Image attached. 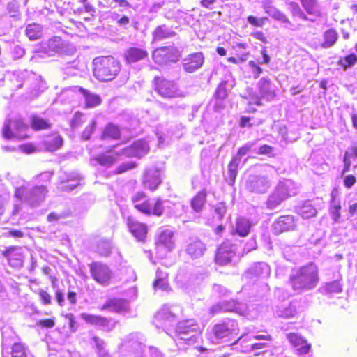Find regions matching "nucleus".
I'll list each match as a JSON object with an SVG mask.
<instances>
[{
	"instance_id": "a19ab883",
	"label": "nucleus",
	"mask_w": 357,
	"mask_h": 357,
	"mask_svg": "<svg viewBox=\"0 0 357 357\" xmlns=\"http://www.w3.org/2000/svg\"><path fill=\"white\" fill-rule=\"evenodd\" d=\"M85 98V104L87 107L92 108L99 105L101 102L100 97L94 93H91L86 89H79Z\"/></svg>"
},
{
	"instance_id": "4468645a",
	"label": "nucleus",
	"mask_w": 357,
	"mask_h": 357,
	"mask_svg": "<svg viewBox=\"0 0 357 357\" xmlns=\"http://www.w3.org/2000/svg\"><path fill=\"white\" fill-rule=\"evenodd\" d=\"M204 56L202 52H195L183 59L182 66L187 73H193L199 69L204 63Z\"/></svg>"
},
{
	"instance_id": "3c124183",
	"label": "nucleus",
	"mask_w": 357,
	"mask_h": 357,
	"mask_svg": "<svg viewBox=\"0 0 357 357\" xmlns=\"http://www.w3.org/2000/svg\"><path fill=\"white\" fill-rule=\"evenodd\" d=\"M239 165H237L234 162L230 161L228 165V183L230 185H233L235 183V180L238 174V168Z\"/></svg>"
},
{
	"instance_id": "2f4dec72",
	"label": "nucleus",
	"mask_w": 357,
	"mask_h": 357,
	"mask_svg": "<svg viewBox=\"0 0 357 357\" xmlns=\"http://www.w3.org/2000/svg\"><path fill=\"white\" fill-rule=\"evenodd\" d=\"M300 1L308 15L314 17H321L322 12L317 0H300Z\"/></svg>"
},
{
	"instance_id": "f8f14e48",
	"label": "nucleus",
	"mask_w": 357,
	"mask_h": 357,
	"mask_svg": "<svg viewBox=\"0 0 357 357\" xmlns=\"http://www.w3.org/2000/svg\"><path fill=\"white\" fill-rule=\"evenodd\" d=\"M81 317L86 323L100 327L102 330L110 331L115 327V321L101 316L82 313Z\"/></svg>"
},
{
	"instance_id": "20e7f679",
	"label": "nucleus",
	"mask_w": 357,
	"mask_h": 357,
	"mask_svg": "<svg viewBox=\"0 0 357 357\" xmlns=\"http://www.w3.org/2000/svg\"><path fill=\"white\" fill-rule=\"evenodd\" d=\"M47 192L46 187L43 185L30 189L20 187L16 189L15 196L30 206H37L44 201Z\"/></svg>"
},
{
	"instance_id": "4c0bfd02",
	"label": "nucleus",
	"mask_w": 357,
	"mask_h": 357,
	"mask_svg": "<svg viewBox=\"0 0 357 357\" xmlns=\"http://www.w3.org/2000/svg\"><path fill=\"white\" fill-rule=\"evenodd\" d=\"M43 145L45 150L53 152L61 147L63 139L59 135L49 137L44 140Z\"/></svg>"
},
{
	"instance_id": "5701e85b",
	"label": "nucleus",
	"mask_w": 357,
	"mask_h": 357,
	"mask_svg": "<svg viewBox=\"0 0 357 357\" xmlns=\"http://www.w3.org/2000/svg\"><path fill=\"white\" fill-rule=\"evenodd\" d=\"M8 329H9L8 327H3L1 329V333H2V337H3V350H2L3 357H26V348L21 343H15L12 347L10 354L9 352L6 353L3 342L5 340L6 331Z\"/></svg>"
},
{
	"instance_id": "f704fd0d",
	"label": "nucleus",
	"mask_w": 357,
	"mask_h": 357,
	"mask_svg": "<svg viewBox=\"0 0 357 357\" xmlns=\"http://www.w3.org/2000/svg\"><path fill=\"white\" fill-rule=\"evenodd\" d=\"M275 313L278 317L284 319L294 317L297 313L296 305L291 303L287 305L277 306L275 310Z\"/></svg>"
},
{
	"instance_id": "a18cd8bd",
	"label": "nucleus",
	"mask_w": 357,
	"mask_h": 357,
	"mask_svg": "<svg viewBox=\"0 0 357 357\" xmlns=\"http://www.w3.org/2000/svg\"><path fill=\"white\" fill-rule=\"evenodd\" d=\"M26 35L31 40H36L42 36V26L36 23L30 24L26 26Z\"/></svg>"
},
{
	"instance_id": "72a5a7b5",
	"label": "nucleus",
	"mask_w": 357,
	"mask_h": 357,
	"mask_svg": "<svg viewBox=\"0 0 357 357\" xmlns=\"http://www.w3.org/2000/svg\"><path fill=\"white\" fill-rule=\"evenodd\" d=\"M225 312H234L241 315H247L248 306L246 304L238 303L234 300L224 301Z\"/></svg>"
},
{
	"instance_id": "49530a36",
	"label": "nucleus",
	"mask_w": 357,
	"mask_h": 357,
	"mask_svg": "<svg viewBox=\"0 0 357 357\" xmlns=\"http://www.w3.org/2000/svg\"><path fill=\"white\" fill-rule=\"evenodd\" d=\"M119 137H120L119 128L117 126L114 125L112 123L108 124L105 127V128L103 131V133H102L103 139L111 138V139H118Z\"/></svg>"
},
{
	"instance_id": "4be33fe9",
	"label": "nucleus",
	"mask_w": 357,
	"mask_h": 357,
	"mask_svg": "<svg viewBox=\"0 0 357 357\" xmlns=\"http://www.w3.org/2000/svg\"><path fill=\"white\" fill-rule=\"evenodd\" d=\"M62 41L59 37L53 38L47 42L43 43L38 50V52H44L50 56L56 53L59 54L62 52Z\"/></svg>"
},
{
	"instance_id": "bf43d9fd",
	"label": "nucleus",
	"mask_w": 357,
	"mask_h": 357,
	"mask_svg": "<svg viewBox=\"0 0 357 357\" xmlns=\"http://www.w3.org/2000/svg\"><path fill=\"white\" fill-rule=\"evenodd\" d=\"M163 211L162 202L160 199H158L154 203L153 202L151 213L160 216L163 213Z\"/></svg>"
},
{
	"instance_id": "864d4df0",
	"label": "nucleus",
	"mask_w": 357,
	"mask_h": 357,
	"mask_svg": "<svg viewBox=\"0 0 357 357\" xmlns=\"http://www.w3.org/2000/svg\"><path fill=\"white\" fill-rule=\"evenodd\" d=\"M31 125L35 130L45 129L50 127V124L47 121L36 116L32 117Z\"/></svg>"
},
{
	"instance_id": "423d86ee",
	"label": "nucleus",
	"mask_w": 357,
	"mask_h": 357,
	"mask_svg": "<svg viewBox=\"0 0 357 357\" xmlns=\"http://www.w3.org/2000/svg\"><path fill=\"white\" fill-rule=\"evenodd\" d=\"M28 129L29 126L20 119H8L4 123L2 134L3 137L7 139L13 138L24 139L28 137L26 134Z\"/></svg>"
},
{
	"instance_id": "a878e982",
	"label": "nucleus",
	"mask_w": 357,
	"mask_h": 357,
	"mask_svg": "<svg viewBox=\"0 0 357 357\" xmlns=\"http://www.w3.org/2000/svg\"><path fill=\"white\" fill-rule=\"evenodd\" d=\"M176 35V31L172 26L166 24L158 26L153 32V40L160 41L174 37Z\"/></svg>"
},
{
	"instance_id": "774afa93",
	"label": "nucleus",
	"mask_w": 357,
	"mask_h": 357,
	"mask_svg": "<svg viewBox=\"0 0 357 357\" xmlns=\"http://www.w3.org/2000/svg\"><path fill=\"white\" fill-rule=\"evenodd\" d=\"M144 354H147V357H162V353L153 347H149L147 351H144Z\"/></svg>"
},
{
	"instance_id": "cd10ccee",
	"label": "nucleus",
	"mask_w": 357,
	"mask_h": 357,
	"mask_svg": "<svg viewBox=\"0 0 357 357\" xmlns=\"http://www.w3.org/2000/svg\"><path fill=\"white\" fill-rule=\"evenodd\" d=\"M174 232L169 229H162L159 232L158 237L157 238L156 244L158 247L163 246L167 249L168 251H171L174 248Z\"/></svg>"
},
{
	"instance_id": "c756f323",
	"label": "nucleus",
	"mask_w": 357,
	"mask_h": 357,
	"mask_svg": "<svg viewBox=\"0 0 357 357\" xmlns=\"http://www.w3.org/2000/svg\"><path fill=\"white\" fill-rule=\"evenodd\" d=\"M155 321L162 322L167 326L176 320L175 312L171 307L165 305L155 317Z\"/></svg>"
},
{
	"instance_id": "5fc2aeb1",
	"label": "nucleus",
	"mask_w": 357,
	"mask_h": 357,
	"mask_svg": "<svg viewBox=\"0 0 357 357\" xmlns=\"http://www.w3.org/2000/svg\"><path fill=\"white\" fill-rule=\"evenodd\" d=\"M93 342L98 351L99 357H107L108 354L105 350V342L98 337H93Z\"/></svg>"
},
{
	"instance_id": "6e6552de",
	"label": "nucleus",
	"mask_w": 357,
	"mask_h": 357,
	"mask_svg": "<svg viewBox=\"0 0 357 357\" xmlns=\"http://www.w3.org/2000/svg\"><path fill=\"white\" fill-rule=\"evenodd\" d=\"M181 56V52L174 45L162 46L156 48L152 54L153 61L158 64L176 63Z\"/></svg>"
},
{
	"instance_id": "603ef678",
	"label": "nucleus",
	"mask_w": 357,
	"mask_h": 357,
	"mask_svg": "<svg viewBox=\"0 0 357 357\" xmlns=\"http://www.w3.org/2000/svg\"><path fill=\"white\" fill-rule=\"evenodd\" d=\"M323 290L327 293H340L342 290L341 284L337 281L335 280L328 283H326L323 287Z\"/></svg>"
},
{
	"instance_id": "1a4fd4ad",
	"label": "nucleus",
	"mask_w": 357,
	"mask_h": 357,
	"mask_svg": "<svg viewBox=\"0 0 357 357\" xmlns=\"http://www.w3.org/2000/svg\"><path fill=\"white\" fill-rule=\"evenodd\" d=\"M93 279L102 286H108L112 277V273L108 266L101 262H93L89 265Z\"/></svg>"
},
{
	"instance_id": "ea45409f",
	"label": "nucleus",
	"mask_w": 357,
	"mask_h": 357,
	"mask_svg": "<svg viewBox=\"0 0 357 357\" xmlns=\"http://www.w3.org/2000/svg\"><path fill=\"white\" fill-rule=\"evenodd\" d=\"M206 201V193L202 190L199 192L191 200V207L197 213L202 210Z\"/></svg>"
},
{
	"instance_id": "b1692460",
	"label": "nucleus",
	"mask_w": 357,
	"mask_h": 357,
	"mask_svg": "<svg viewBox=\"0 0 357 357\" xmlns=\"http://www.w3.org/2000/svg\"><path fill=\"white\" fill-rule=\"evenodd\" d=\"M342 208L340 199L337 196V192L333 190L331 194V201L329 205V213L334 222L339 223L340 219V210Z\"/></svg>"
},
{
	"instance_id": "0eeeda50",
	"label": "nucleus",
	"mask_w": 357,
	"mask_h": 357,
	"mask_svg": "<svg viewBox=\"0 0 357 357\" xmlns=\"http://www.w3.org/2000/svg\"><path fill=\"white\" fill-rule=\"evenodd\" d=\"M272 185L271 179L266 175L250 174L245 181V189L254 194H264Z\"/></svg>"
},
{
	"instance_id": "052dcab7",
	"label": "nucleus",
	"mask_w": 357,
	"mask_h": 357,
	"mask_svg": "<svg viewBox=\"0 0 357 357\" xmlns=\"http://www.w3.org/2000/svg\"><path fill=\"white\" fill-rule=\"evenodd\" d=\"M96 127V123L94 121H92V123L90 125L86 126L82 134V139H84V140L89 139L91 134L94 132Z\"/></svg>"
},
{
	"instance_id": "9d476101",
	"label": "nucleus",
	"mask_w": 357,
	"mask_h": 357,
	"mask_svg": "<svg viewBox=\"0 0 357 357\" xmlns=\"http://www.w3.org/2000/svg\"><path fill=\"white\" fill-rule=\"evenodd\" d=\"M237 247L230 241L223 242L218 248L215 255V262L221 266L230 263L236 257Z\"/></svg>"
},
{
	"instance_id": "a211bd4d",
	"label": "nucleus",
	"mask_w": 357,
	"mask_h": 357,
	"mask_svg": "<svg viewBox=\"0 0 357 357\" xmlns=\"http://www.w3.org/2000/svg\"><path fill=\"white\" fill-rule=\"evenodd\" d=\"M127 225L129 231L138 241H144L147 234V227L132 217H128Z\"/></svg>"
},
{
	"instance_id": "4d7b16f0",
	"label": "nucleus",
	"mask_w": 357,
	"mask_h": 357,
	"mask_svg": "<svg viewBox=\"0 0 357 357\" xmlns=\"http://www.w3.org/2000/svg\"><path fill=\"white\" fill-rule=\"evenodd\" d=\"M268 19L266 17H257L253 15H250L248 17L247 20L248 22L252 26L256 27H262L265 22L267 21Z\"/></svg>"
},
{
	"instance_id": "f03ea898",
	"label": "nucleus",
	"mask_w": 357,
	"mask_h": 357,
	"mask_svg": "<svg viewBox=\"0 0 357 357\" xmlns=\"http://www.w3.org/2000/svg\"><path fill=\"white\" fill-rule=\"evenodd\" d=\"M94 77L101 82L113 80L121 70V63L112 56H98L93 61Z\"/></svg>"
},
{
	"instance_id": "bb28decb",
	"label": "nucleus",
	"mask_w": 357,
	"mask_h": 357,
	"mask_svg": "<svg viewBox=\"0 0 357 357\" xmlns=\"http://www.w3.org/2000/svg\"><path fill=\"white\" fill-rule=\"evenodd\" d=\"M276 188L285 199L297 194L296 184L291 179L280 181Z\"/></svg>"
},
{
	"instance_id": "aec40b11",
	"label": "nucleus",
	"mask_w": 357,
	"mask_h": 357,
	"mask_svg": "<svg viewBox=\"0 0 357 357\" xmlns=\"http://www.w3.org/2000/svg\"><path fill=\"white\" fill-rule=\"evenodd\" d=\"M286 337L290 344L298 349L301 354L309 353L311 344H308L307 340L301 335L296 333H289L286 334Z\"/></svg>"
},
{
	"instance_id": "dca6fc26",
	"label": "nucleus",
	"mask_w": 357,
	"mask_h": 357,
	"mask_svg": "<svg viewBox=\"0 0 357 357\" xmlns=\"http://www.w3.org/2000/svg\"><path fill=\"white\" fill-rule=\"evenodd\" d=\"M149 151V146L146 141L139 139L135 142L131 146L121 151V154L127 157L141 158Z\"/></svg>"
},
{
	"instance_id": "6ab92c4d",
	"label": "nucleus",
	"mask_w": 357,
	"mask_h": 357,
	"mask_svg": "<svg viewBox=\"0 0 357 357\" xmlns=\"http://www.w3.org/2000/svg\"><path fill=\"white\" fill-rule=\"evenodd\" d=\"M132 201L139 211L146 215L151 213L153 202L144 192H137L132 197Z\"/></svg>"
},
{
	"instance_id": "c03bdc74",
	"label": "nucleus",
	"mask_w": 357,
	"mask_h": 357,
	"mask_svg": "<svg viewBox=\"0 0 357 357\" xmlns=\"http://www.w3.org/2000/svg\"><path fill=\"white\" fill-rule=\"evenodd\" d=\"M338 38V34L335 30L330 29L324 33V43L321 46L324 48H329L335 45Z\"/></svg>"
},
{
	"instance_id": "680f3d73",
	"label": "nucleus",
	"mask_w": 357,
	"mask_h": 357,
	"mask_svg": "<svg viewBox=\"0 0 357 357\" xmlns=\"http://www.w3.org/2000/svg\"><path fill=\"white\" fill-rule=\"evenodd\" d=\"M214 211L219 220H221L226 213V206L224 203H218L214 206Z\"/></svg>"
},
{
	"instance_id": "0e129e2a",
	"label": "nucleus",
	"mask_w": 357,
	"mask_h": 357,
	"mask_svg": "<svg viewBox=\"0 0 357 357\" xmlns=\"http://www.w3.org/2000/svg\"><path fill=\"white\" fill-rule=\"evenodd\" d=\"M153 288L161 289L164 291L169 290V286L167 280H161V281L155 280L153 282Z\"/></svg>"
},
{
	"instance_id": "69168bd1",
	"label": "nucleus",
	"mask_w": 357,
	"mask_h": 357,
	"mask_svg": "<svg viewBox=\"0 0 357 357\" xmlns=\"http://www.w3.org/2000/svg\"><path fill=\"white\" fill-rule=\"evenodd\" d=\"M249 66L252 68V72L253 74V77L255 79H257L259 77L260 74L262 73V69L257 65L255 61H250L248 62Z\"/></svg>"
},
{
	"instance_id": "f3484780",
	"label": "nucleus",
	"mask_w": 357,
	"mask_h": 357,
	"mask_svg": "<svg viewBox=\"0 0 357 357\" xmlns=\"http://www.w3.org/2000/svg\"><path fill=\"white\" fill-rule=\"evenodd\" d=\"M156 90L164 98H174L178 95L176 84L166 79H161L157 83Z\"/></svg>"
},
{
	"instance_id": "f257e3e1",
	"label": "nucleus",
	"mask_w": 357,
	"mask_h": 357,
	"mask_svg": "<svg viewBox=\"0 0 357 357\" xmlns=\"http://www.w3.org/2000/svg\"><path fill=\"white\" fill-rule=\"evenodd\" d=\"M289 282L294 291L300 294L314 289L319 282L317 267L312 263L291 273Z\"/></svg>"
},
{
	"instance_id": "393cba45",
	"label": "nucleus",
	"mask_w": 357,
	"mask_h": 357,
	"mask_svg": "<svg viewBox=\"0 0 357 357\" xmlns=\"http://www.w3.org/2000/svg\"><path fill=\"white\" fill-rule=\"evenodd\" d=\"M271 273V268L269 266L264 262H259L254 264L248 270L246 275L248 278H252L253 277H262L266 278Z\"/></svg>"
},
{
	"instance_id": "e433bc0d",
	"label": "nucleus",
	"mask_w": 357,
	"mask_h": 357,
	"mask_svg": "<svg viewBox=\"0 0 357 357\" xmlns=\"http://www.w3.org/2000/svg\"><path fill=\"white\" fill-rule=\"evenodd\" d=\"M128 308V303L124 300L113 299L107 301L102 307V310H109L113 312H121L126 311Z\"/></svg>"
},
{
	"instance_id": "58836bf2",
	"label": "nucleus",
	"mask_w": 357,
	"mask_h": 357,
	"mask_svg": "<svg viewBox=\"0 0 357 357\" xmlns=\"http://www.w3.org/2000/svg\"><path fill=\"white\" fill-rule=\"evenodd\" d=\"M284 195H282L280 191L275 187V190L273 192L269 195L267 201H266V206L269 209H275L281 203L285 200L283 197Z\"/></svg>"
},
{
	"instance_id": "8fccbe9b",
	"label": "nucleus",
	"mask_w": 357,
	"mask_h": 357,
	"mask_svg": "<svg viewBox=\"0 0 357 357\" xmlns=\"http://www.w3.org/2000/svg\"><path fill=\"white\" fill-rule=\"evenodd\" d=\"M96 252L102 256H108L111 252V243L109 241L101 240L97 244Z\"/></svg>"
},
{
	"instance_id": "79ce46f5",
	"label": "nucleus",
	"mask_w": 357,
	"mask_h": 357,
	"mask_svg": "<svg viewBox=\"0 0 357 357\" xmlns=\"http://www.w3.org/2000/svg\"><path fill=\"white\" fill-rule=\"evenodd\" d=\"M234 86L233 82L223 81L217 87L215 93V97L218 99L223 100L227 98L228 91Z\"/></svg>"
},
{
	"instance_id": "ddd939ff",
	"label": "nucleus",
	"mask_w": 357,
	"mask_h": 357,
	"mask_svg": "<svg viewBox=\"0 0 357 357\" xmlns=\"http://www.w3.org/2000/svg\"><path fill=\"white\" fill-rule=\"evenodd\" d=\"M161 182L160 170L153 167L145 171L142 180V184L145 188L153 191L157 189Z\"/></svg>"
},
{
	"instance_id": "473e14b6",
	"label": "nucleus",
	"mask_w": 357,
	"mask_h": 357,
	"mask_svg": "<svg viewBox=\"0 0 357 357\" xmlns=\"http://www.w3.org/2000/svg\"><path fill=\"white\" fill-rule=\"evenodd\" d=\"M261 95L268 100L273 99L275 94V86L267 78H261L258 82Z\"/></svg>"
},
{
	"instance_id": "13d9d810",
	"label": "nucleus",
	"mask_w": 357,
	"mask_h": 357,
	"mask_svg": "<svg viewBox=\"0 0 357 357\" xmlns=\"http://www.w3.org/2000/svg\"><path fill=\"white\" fill-rule=\"evenodd\" d=\"M3 256L8 259H12L17 257V255H22V254L20 252V249L11 247L9 248H7L5 251L3 252Z\"/></svg>"
},
{
	"instance_id": "6e6d98bb",
	"label": "nucleus",
	"mask_w": 357,
	"mask_h": 357,
	"mask_svg": "<svg viewBox=\"0 0 357 357\" xmlns=\"http://www.w3.org/2000/svg\"><path fill=\"white\" fill-rule=\"evenodd\" d=\"M38 294L40 298V301L43 305H49L52 304V296L47 291L39 289L38 290Z\"/></svg>"
},
{
	"instance_id": "de8ad7c7",
	"label": "nucleus",
	"mask_w": 357,
	"mask_h": 357,
	"mask_svg": "<svg viewBox=\"0 0 357 357\" xmlns=\"http://www.w3.org/2000/svg\"><path fill=\"white\" fill-rule=\"evenodd\" d=\"M357 63V55L355 54H351L343 58H341L337 61V65L341 66L344 70L347 68L352 67Z\"/></svg>"
},
{
	"instance_id": "9b49d317",
	"label": "nucleus",
	"mask_w": 357,
	"mask_h": 357,
	"mask_svg": "<svg viewBox=\"0 0 357 357\" xmlns=\"http://www.w3.org/2000/svg\"><path fill=\"white\" fill-rule=\"evenodd\" d=\"M296 222L292 215H282L272 225L273 233L275 235L295 229Z\"/></svg>"
},
{
	"instance_id": "09e8293b",
	"label": "nucleus",
	"mask_w": 357,
	"mask_h": 357,
	"mask_svg": "<svg viewBox=\"0 0 357 357\" xmlns=\"http://www.w3.org/2000/svg\"><path fill=\"white\" fill-rule=\"evenodd\" d=\"M287 5L289 6V10L293 16L298 17L304 20H308L307 16L301 9L298 3L295 1H289L287 3Z\"/></svg>"
},
{
	"instance_id": "c85d7f7f",
	"label": "nucleus",
	"mask_w": 357,
	"mask_h": 357,
	"mask_svg": "<svg viewBox=\"0 0 357 357\" xmlns=\"http://www.w3.org/2000/svg\"><path fill=\"white\" fill-rule=\"evenodd\" d=\"M205 250V245L197 239L191 241L186 248V252L192 259H197L202 257Z\"/></svg>"
},
{
	"instance_id": "39448f33",
	"label": "nucleus",
	"mask_w": 357,
	"mask_h": 357,
	"mask_svg": "<svg viewBox=\"0 0 357 357\" xmlns=\"http://www.w3.org/2000/svg\"><path fill=\"white\" fill-rule=\"evenodd\" d=\"M177 340H183L188 344L197 342L200 330L198 324L194 319L180 321L176 329Z\"/></svg>"
},
{
	"instance_id": "338daca9",
	"label": "nucleus",
	"mask_w": 357,
	"mask_h": 357,
	"mask_svg": "<svg viewBox=\"0 0 357 357\" xmlns=\"http://www.w3.org/2000/svg\"><path fill=\"white\" fill-rule=\"evenodd\" d=\"M36 324L43 328H52L54 326L55 322L53 319H45L39 320Z\"/></svg>"
},
{
	"instance_id": "412c9836",
	"label": "nucleus",
	"mask_w": 357,
	"mask_h": 357,
	"mask_svg": "<svg viewBox=\"0 0 357 357\" xmlns=\"http://www.w3.org/2000/svg\"><path fill=\"white\" fill-rule=\"evenodd\" d=\"M149 53L146 50L136 47L127 49L124 52V58L127 63H132L148 58Z\"/></svg>"
},
{
	"instance_id": "7c9ffc66",
	"label": "nucleus",
	"mask_w": 357,
	"mask_h": 357,
	"mask_svg": "<svg viewBox=\"0 0 357 357\" xmlns=\"http://www.w3.org/2000/svg\"><path fill=\"white\" fill-rule=\"evenodd\" d=\"M119 155H121V152L116 153L112 150H109L105 153L98 155L93 160L102 166L109 167L115 163L117 156Z\"/></svg>"
},
{
	"instance_id": "7ed1b4c3",
	"label": "nucleus",
	"mask_w": 357,
	"mask_h": 357,
	"mask_svg": "<svg viewBox=\"0 0 357 357\" xmlns=\"http://www.w3.org/2000/svg\"><path fill=\"white\" fill-rule=\"evenodd\" d=\"M213 338L218 342L232 341L239 333L238 322L234 319H225L215 324L212 329Z\"/></svg>"
},
{
	"instance_id": "2eb2a0df",
	"label": "nucleus",
	"mask_w": 357,
	"mask_h": 357,
	"mask_svg": "<svg viewBox=\"0 0 357 357\" xmlns=\"http://www.w3.org/2000/svg\"><path fill=\"white\" fill-rule=\"evenodd\" d=\"M261 7L264 12L271 17L286 24V27L291 25L287 15L274 6L273 0H263L261 1Z\"/></svg>"
},
{
	"instance_id": "c9c22d12",
	"label": "nucleus",
	"mask_w": 357,
	"mask_h": 357,
	"mask_svg": "<svg viewBox=\"0 0 357 357\" xmlns=\"http://www.w3.org/2000/svg\"><path fill=\"white\" fill-rule=\"evenodd\" d=\"M298 213L304 219L314 217L317 210L311 201H305L297 208Z\"/></svg>"
},
{
	"instance_id": "e2e57ef3",
	"label": "nucleus",
	"mask_w": 357,
	"mask_h": 357,
	"mask_svg": "<svg viewBox=\"0 0 357 357\" xmlns=\"http://www.w3.org/2000/svg\"><path fill=\"white\" fill-rule=\"evenodd\" d=\"M213 293L220 297L227 296L229 293V291H228L225 287L220 284H215L213 286Z\"/></svg>"
},
{
	"instance_id": "37998d69",
	"label": "nucleus",
	"mask_w": 357,
	"mask_h": 357,
	"mask_svg": "<svg viewBox=\"0 0 357 357\" xmlns=\"http://www.w3.org/2000/svg\"><path fill=\"white\" fill-rule=\"evenodd\" d=\"M251 225L248 220L241 218H238L236 224V233L241 236H246L250 233Z\"/></svg>"
}]
</instances>
